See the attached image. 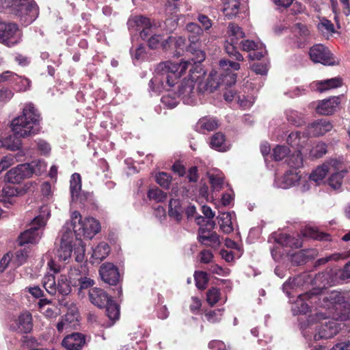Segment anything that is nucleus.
I'll use <instances>...</instances> for the list:
<instances>
[{"instance_id": "f257e3e1", "label": "nucleus", "mask_w": 350, "mask_h": 350, "mask_svg": "<svg viewBox=\"0 0 350 350\" xmlns=\"http://www.w3.org/2000/svg\"><path fill=\"white\" fill-rule=\"evenodd\" d=\"M198 65L190 60L182 61L180 63H173L166 61L159 63L156 68V76L150 81L149 86L153 92H159L163 89L173 87L178 79L189 68V78L183 80L178 90V97L187 105L195 103V79L193 70Z\"/></svg>"}, {"instance_id": "f03ea898", "label": "nucleus", "mask_w": 350, "mask_h": 350, "mask_svg": "<svg viewBox=\"0 0 350 350\" xmlns=\"http://www.w3.org/2000/svg\"><path fill=\"white\" fill-rule=\"evenodd\" d=\"M319 306L328 310V315L340 321L350 320V304L340 291L326 292L323 288L313 289L299 295L293 308L295 314H305L310 307Z\"/></svg>"}, {"instance_id": "7ed1b4c3", "label": "nucleus", "mask_w": 350, "mask_h": 350, "mask_svg": "<svg viewBox=\"0 0 350 350\" xmlns=\"http://www.w3.org/2000/svg\"><path fill=\"white\" fill-rule=\"evenodd\" d=\"M100 230V224L93 217L82 219L78 211H74L71 215V222H67L62 230L59 247L56 255L59 260L65 261L71 256L74 234L77 239L82 236L92 239Z\"/></svg>"}, {"instance_id": "20e7f679", "label": "nucleus", "mask_w": 350, "mask_h": 350, "mask_svg": "<svg viewBox=\"0 0 350 350\" xmlns=\"http://www.w3.org/2000/svg\"><path fill=\"white\" fill-rule=\"evenodd\" d=\"M40 114L34 105L31 103L25 104L22 114L12 121L11 126L14 135H10L5 139H9L10 144L19 142V150L22 143L18 137H27L38 133L40 131Z\"/></svg>"}, {"instance_id": "39448f33", "label": "nucleus", "mask_w": 350, "mask_h": 350, "mask_svg": "<svg viewBox=\"0 0 350 350\" xmlns=\"http://www.w3.org/2000/svg\"><path fill=\"white\" fill-rule=\"evenodd\" d=\"M219 66L221 71L226 72V73H221V77H219L215 71H212L209 74L206 81V88L211 92L216 90L221 83L230 85L236 82L237 75L232 71L240 69L239 63L222 59L219 61Z\"/></svg>"}, {"instance_id": "423d86ee", "label": "nucleus", "mask_w": 350, "mask_h": 350, "mask_svg": "<svg viewBox=\"0 0 350 350\" xmlns=\"http://www.w3.org/2000/svg\"><path fill=\"white\" fill-rule=\"evenodd\" d=\"M312 318V321L314 320L317 323L314 328V339L315 340L331 338L336 336L340 329V325L336 322L337 320L328 315V310H326L325 313H317Z\"/></svg>"}, {"instance_id": "0eeeda50", "label": "nucleus", "mask_w": 350, "mask_h": 350, "mask_svg": "<svg viewBox=\"0 0 350 350\" xmlns=\"http://www.w3.org/2000/svg\"><path fill=\"white\" fill-rule=\"evenodd\" d=\"M47 218L44 215L36 217L29 225V228L21 232L18 237V243L20 246L25 244H36L40 241L42 228L46 225Z\"/></svg>"}, {"instance_id": "6e6552de", "label": "nucleus", "mask_w": 350, "mask_h": 350, "mask_svg": "<svg viewBox=\"0 0 350 350\" xmlns=\"http://www.w3.org/2000/svg\"><path fill=\"white\" fill-rule=\"evenodd\" d=\"M14 10L25 24H30L38 16V7L33 0H5Z\"/></svg>"}, {"instance_id": "1a4fd4ad", "label": "nucleus", "mask_w": 350, "mask_h": 350, "mask_svg": "<svg viewBox=\"0 0 350 350\" xmlns=\"http://www.w3.org/2000/svg\"><path fill=\"white\" fill-rule=\"evenodd\" d=\"M186 29L189 33V40L191 44L189 46L187 51L195 55L190 61L194 64L201 63L205 59V53L200 49V40L204 33L203 29L198 24L189 23L186 26Z\"/></svg>"}, {"instance_id": "9d476101", "label": "nucleus", "mask_w": 350, "mask_h": 350, "mask_svg": "<svg viewBox=\"0 0 350 350\" xmlns=\"http://www.w3.org/2000/svg\"><path fill=\"white\" fill-rule=\"evenodd\" d=\"M21 39V32L15 23H6L0 21V43L12 47Z\"/></svg>"}, {"instance_id": "9b49d317", "label": "nucleus", "mask_w": 350, "mask_h": 350, "mask_svg": "<svg viewBox=\"0 0 350 350\" xmlns=\"http://www.w3.org/2000/svg\"><path fill=\"white\" fill-rule=\"evenodd\" d=\"M311 60L314 63H320L325 66H334L339 64V61L325 46L318 44L312 46L309 52Z\"/></svg>"}, {"instance_id": "f8f14e48", "label": "nucleus", "mask_w": 350, "mask_h": 350, "mask_svg": "<svg viewBox=\"0 0 350 350\" xmlns=\"http://www.w3.org/2000/svg\"><path fill=\"white\" fill-rule=\"evenodd\" d=\"M129 29L133 31H140V37L143 40L148 38L150 34L153 33L155 25H152L149 18L135 16L129 19L127 22Z\"/></svg>"}, {"instance_id": "ddd939ff", "label": "nucleus", "mask_w": 350, "mask_h": 350, "mask_svg": "<svg viewBox=\"0 0 350 350\" xmlns=\"http://www.w3.org/2000/svg\"><path fill=\"white\" fill-rule=\"evenodd\" d=\"M79 315L76 305L72 303L70 304L68 312L57 324V330L62 332L64 330L69 331L77 329L79 325Z\"/></svg>"}, {"instance_id": "4468645a", "label": "nucleus", "mask_w": 350, "mask_h": 350, "mask_svg": "<svg viewBox=\"0 0 350 350\" xmlns=\"http://www.w3.org/2000/svg\"><path fill=\"white\" fill-rule=\"evenodd\" d=\"M29 170L27 164L18 165L6 173L5 180L10 183H20L23 179L31 177V172Z\"/></svg>"}, {"instance_id": "2eb2a0df", "label": "nucleus", "mask_w": 350, "mask_h": 350, "mask_svg": "<svg viewBox=\"0 0 350 350\" xmlns=\"http://www.w3.org/2000/svg\"><path fill=\"white\" fill-rule=\"evenodd\" d=\"M11 328L21 333H29L33 328L31 313L25 311L20 314L11 325Z\"/></svg>"}, {"instance_id": "dca6fc26", "label": "nucleus", "mask_w": 350, "mask_h": 350, "mask_svg": "<svg viewBox=\"0 0 350 350\" xmlns=\"http://www.w3.org/2000/svg\"><path fill=\"white\" fill-rule=\"evenodd\" d=\"M241 49L245 51H254L252 53L249 54L250 59H260L266 54V50L262 43L254 42L250 40H245L241 42Z\"/></svg>"}, {"instance_id": "f3484780", "label": "nucleus", "mask_w": 350, "mask_h": 350, "mask_svg": "<svg viewBox=\"0 0 350 350\" xmlns=\"http://www.w3.org/2000/svg\"><path fill=\"white\" fill-rule=\"evenodd\" d=\"M102 280L110 285H116L119 280L120 273L117 267L112 263L103 264L99 269Z\"/></svg>"}, {"instance_id": "a211bd4d", "label": "nucleus", "mask_w": 350, "mask_h": 350, "mask_svg": "<svg viewBox=\"0 0 350 350\" xmlns=\"http://www.w3.org/2000/svg\"><path fill=\"white\" fill-rule=\"evenodd\" d=\"M85 342L84 335L72 333L66 336L62 340V346L67 350H80Z\"/></svg>"}, {"instance_id": "6ab92c4d", "label": "nucleus", "mask_w": 350, "mask_h": 350, "mask_svg": "<svg viewBox=\"0 0 350 350\" xmlns=\"http://www.w3.org/2000/svg\"><path fill=\"white\" fill-rule=\"evenodd\" d=\"M198 240L202 244L212 247H216L220 244L219 235L204 228H200L198 230Z\"/></svg>"}, {"instance_id": "aec40b11", "label": "nucleus", "mask_w": 350, "mask_h": 350, "mask_svg": "<svg viewBox=\"0 0 350 350\" xmlns=\"http://www.w3.org/2000/svg\"><path fill=\"white\" fill-rule=\"evenodd\" d=\"M301 178L299 172L292 170L286 172L280 179L276 180L275 184L279 188L286 189L295 185Z\"/></svg>"}, {"instance_id": "412c9836", "label": "nucleus", "mask_w": 350, "mask_h": 350, "mask_svg": "<svg viewBox=\"0 0 350 350\" xmlns=\"http://www.w3.org/2000/svg\"><path fill=\"white\" fill-rule=\"evenodd\" d=\"M340 103V97H332L328 99L321 100L317 107L318 113L327 116L332 114Z\"/></svg>"}, {"instance_id": "4be33fe9", "label": "nucleus", "mask_w": 350, "mask_h": 350, "mask_svg": "<svg viewBox=\"0 0 350 350\" xmlns=\"http://www.w3.org/2000/svg\"><path fill=\"white\" fill-rule=\"evenodd\" d=\"M186 45V39L181 37H169L165 42L162 43V48L167 50L168 48L175 49L174 53L176 56H180L184 51Z\"/></svg>"}, {"instance_id": "5701e85b", "label": "nucleus", "mask_w": 350, "mask_h": 350, "mask_svg": "<svg viewBox=\"0 0 350 350\" xmlns=\"http://www.w3.org/2000/svg\"><path fill=\"white\" fill-rule=\"evenodd\" d=\"M333 128L332 124L326 120H319L308 126V133L313 136L323 135L330 131Z\"/></svg>"}, {"instance_id": "b1692460", "label": "nucleus", "mask_w": 350, "mask_h": 350, "mask_svg": "<svg viewBox=\"0 0 350 350\" xmlns=\"http://www.w3.org/2000/svg\"><path fill=\"white\" fill-rule=\"evenodd\" d=\"M90 301L95 306L101 308L111 299L101 288H93L89 291Z\"/></svg>"}, {"instance_id": "393cba45", "label": "nucleus", "mask_w": 350, "mask_h": 350, "mask_svg": "<svg viewBox=\"0 0 350 350\" xmlns=\"http://www.w3.org/2000/svg\"><path fill=\"white\" fill-rule=\"evenodd\" d=\"M234 213H221L218 216L219 224L221 230L226 234L233 231L232 216Z\"/></svg>"}, {"instance_id": "a878e982", "label": "nucleus", "mask_w": 350, "mask_h": 350, "mask_svg": "<svg viewBox=\"0 0 350 350\" xmlns=\"http://www.w3.org/2000/svg\"><path fill=\"white\" fill-rule=\"evenodd\" d=\"M277 243L282 246L299 248L301 247V242L299 239H295L287 234L280 233L275 236Z\"/></svg>"}, {"instance_id": "bb28decb", "label": "nucleus", "mask_w": 350, "mask_h": 350, "mask_svg": "<svg viewBox=\"0 0 350 350\" xmlns=\"http://www.w3.org/2000/svg\"><path fill=\"white\" fill-rule=\"evenodd\" d=\"M303 237L319 241H329V234L319 232L317 228L306 226L301 230Z\"/></svg>"}, {"instance_id": "cd10ccee", "label": "nucleus", "mask_w": 350, "mask_h": 350, "mask_svg": "<svg viewBox=\"0 0 350 350\" xmlns=\"http://www.w3.org/2000/svg\"><path fill=\"white\" fill-rule=\"evenodd\" d=\"M331 274L335 275V278H332L330 281V283L332 284L350 280V260L345 264L342 269L339 270H331Z\"/></svg>"}, {"instance_id": "c85d7f7f", "label": "nucleus", "mask_w": 350, "mask_h": 350, "mask_svg": "<svg viewBox=\"0 0 350 350\" xmlns=\"http://www.w3.org/2000/svg\"><path fill=\"white\" fill-rule=\"evenodd\" d=\"M245 37V33L237 24L230 23L228 26L226 40L238 42L239 40Z\"/></svg>"}, {"instance_id": "c756f323", "label": "nucleus", "mask_w": 350, "mask_h": 350, "mask_svg": "<svg viewBox=\"0 0 350 350\" xmlns=\"http://www.w3.org/2000/svg\"><path fill=\"white\" fill-rule=\"evenodd\" d=\"M183 209L178 199H171L169 203L168 215L177 221L182 219Z\"/></svg>"}, {"instance_id": "7c9ffc66", "label": "nucleus", "mask_w": 350, "mask_h": 350, "mask_svg": "<svg viewBox=\"0 0 350 350\" xmlns=\"http://www.w3.org/2000/svg\"><path fill=\"white\" fill-rule=\"evenodd\" d=\"M342 85V81L340 77H334L329 79L319 81L317 82V90L322 92L332 88H336Z\"/></svg>"}, {"instance_id": "2f4dec72", "label": "nucleus", "mask_w": 350, "mask_h": 350, "mask_svg": "<svg viewBox=\"0 0 350 350\" xmlns=\"http://www.w3.org/2000/svg\"><path fill=\"white\" fill-rule=\"evenodd\" d=\"M210 145L212 148L221 152L226 151L229 148L225 137L221 133H217L212 136Z\"/></svg>"}, {"instance_id": "473e14b6", "label": "nucleus", "mask_w": 350, "mask_h": 350, "mask_svg": "<svg viewBox=\"0 0 350 350\" xmlns=\"http://www.w3.org/2000/svg\"><path fill=\"white\" fill-rule=\"evenodd\" d=\"M106 306V314L108 318L111 321L109 326L112 325L115 321L119 319L120 309L119 306L114 303L111 299L105 304Z\"/></svg>"}, {"instance_id": "72a5a7b5", "label": "nucleus", "mask_w": 350, "mask_h": 350, "mask_svg": "<svg viewBox=\"0 0 350 350\" xmlns=\"http://www.w3.org/2000/svg\"><path fill=\"white\" fill-rule=\"evenodd\" d=\"M109 253V247L105 242L100 243L94 250L92 257L97 260H103Z\"/></svg>"}, {"instance_id": "f704fd0d", "label": "nucleus", "mask_w": 350, "mask_h": 350, "mask_svg": "<svg viewBox=\"0 0 350 350\" xmlns=\"http://www.w3.org/2000/svg\"><path fill=\"white\" fill-rule=\"evenodd\" d=\"M197 126L202 132L211 131L218 126L217 121L213 118L204 117L199 120Z\"/></svg>"}, {"instance_id": "c9c22d12", "label": "nucleus", "mask_w": 350, "mask_h": 350, "mask_svg": "<svg viewBox=\"0 0 350 350\" xmlns=\"http://www.w3.org/2000/svg\"><path fill=\"white\" fill-rule=\"evenodd\" d=\"M70 193L72 199L77 198L81 189V180L79 174L75 173L70 179Z\"/></svg>"}, {"instance_id": "e433bc0d", "label": "nucleus", "mask_w": 350, "mask_h": 350, "mask_svg": "<svg viewBox=\"0 0 350 350\" xmlns=\"http://www.w3.org/2000/svg\"><path fill=\"white\" fill-rule=\"evenodd\" d=\"M71 292V286L66 275H61L58 279V283L56 287V294L58 293L62 296L68 295Z\"/></svg>"}, {"instance_id": "4c0bfd02", "label": "nucleus", "mask_w": 350, "mask_h": 350, "mask_svg": "<svg viewBox=\"0 0 350 350\" xmlns=\"http://www.w3.org/2000/svg\"><path fill=\"white\" fill-rule=\"evenodd\" d=\"M43 286L45 290L51 295H56L57 284L55 276L52 274L46 275L42 280Z\"/></svg>"}, {"instance_id": "58836bf2", "label": "nucleus", "mask_w": 350, "mask_h": 350, "mask_svg": "<svg viewBox=\"0 0 350 350\" xmlns=\"http://www.w3.org/2000/svg\"><path fill=\"white\" fill-rule=\"evenodd\" d=\"M81 270L80 271L84 276H81L79 278V290L81 291L83 289L88 288L94 285V280L85 276L88 274V268L86 265H81Z\"/></svg>"}, {"instance_id": "ea45409f", "label": "nucleus", "mask_w": 350, "mask_h": 350, "mask_svg": "<svg viewBox=\"0 0 350 350\" xmlns=\"http://www.w3.org/2000/svg\"><path fill=\"white\" fill-rule=\"evenodd\" d=\"M237 44V42H232L226 40L225 44V51L230 57L234 58L237 61H243V55L237 49L235 46Z\"/></svg>"}, {"instance_id": "a19ab883", "label": "nucleus", "mask_w": 350, "mask_h": 350, "mask_svg": "<svg viewBox=\"0 0 350 350\" xmlns=\"http://www.w3.org/2000/svg\"><path fill=\"white\" fill-rule=\"evenodd\" d=\"M328 172V167L326 165H323L318 167L310 175V180L315 183L321 181L327 175Z\"/></svg>"}, {"instance_id": "79ce46f5", "label": "nucleus", "mask_w": 350, "mask_h": 350, "mask_svg": "<svg viewBox=\"0 0 350 350\" xmlns=\"http://www.w3.org/2000/svg\"><path fill=\"white\" fill-rule=\"evenodd\" d=\"M27 164L29 165V171L31 172V176L33 174L39 176L46 170V165L42 161H33Z\"/></svg>"}, {"instance_id": "37998d69", "label": "nucleus", "mask_w": 350, "mask_h": 350, "mask_svg": "<svg viewBox=\"0 0 350 350\" xmlns=\"http://www.w3.org/2000/svg\"><path fill=\"white\" fill-rule=\"evenodd\" d=\"M208 177L213 191H219L224 184L223 175L220 173L210 174Z\"/></svg>"}, {"instance_id": "c03bdc74", "label": "nucleus", "mask_w": 350, "mask_h": 350, "mask_svg": "<svg viewBox=\"0 0 350 350\" xmlns=\"http://www.w3.org/2000/svg\"><path fill=\"white\" fill-rule=\"evenodd\" d=\"M346 172L341 171L332 174L328 179V184L334 189H339L342 183V179Z\"/></svg>"}, {"instance_id": "a18cd8bd", "label": "nucleus", "mask_w": 350, "mask_h": 350, "mask_svg": "<svg viewBox=\"0 0 350 350\" xmlns=\"http://www.w3.org/2000/svg\"><path fill=\"white\" fill-rule=\"evenodd\" d=\"M153 31L154 33L152 35L150 34V37L148 36V38L146 39L148 40L149 47L152 49H157L159 46H162V43L166 40L163 39L161 34L156 33L155 29Z\"/></svg>"}, {"instance_id": "49530a36", "label": "nucleus", "mask_w": 350, "mask_h": 350, "mask_svg": "<svg viewBox=\"0 0 350 350\" xmlns=\"http://www.w3.org/2000/svg\"><path fill=\"white\" fill-rule=\"evenodd\" d=\"M288 165L295 169L302 166L303 158L301 150H297L296 153H294L289 157L288 159Z\"/></svg>"}, {"instance_id": "de8ad7c7", "label": "nucleus", "mask_w": 350, "mask_h": 350, "mask_svg": "<svg viewBox=\"0 0 350 350\" xmlns=\"http://www.w3.org/2000/svg\"><path fill=\"white\" fill-rule=\"evenodd\" d=\"M148 196L150 200H152L157 202H161L167 199V193L158 188L150 189L148 193Z\"/></svg>"}, {"instance_id": "09e8293b", "label": "nucleus", "mask_w": 350, "mask_h": 350, "mask_svg": "<svg viewBox=\"0 0 350 350\" xmlns=\"http://www.w3.org/2000/svg\"><path fill=\"white\" fill-rule=\"evenodd\" d=\"M327 152V145L323 142H319L310 150V154L314 158L322 157Z\"/></svg>"}, {"instance_id": "8fccbe9b", "label": "nucleus", "mask_w": 350, "mask_h": 350, "mask_svg": "<svg viewBox=\"0 0 350 350\" xmlns=\"http://www.w3.org/2000/svg\"><path fill=\"white\" fill-rule=\"evenodd\" d=\"M161 103L170 109L174 108L179 103L178 99L174 93H168L162 96Z\"/></svg>"}, {"instance_id": "3c124183", "label": "nucleus", "mask_w": 350, "mask_h": 350, "mask_svg": "<svg viewBox=\"0 0 350 350\" xmlns=\"http://www.w3.org/2000/svg\"><path fill=\"white\" fill-rule=\"evenodd\" d=\"M196 285L199 289H204L208 282L207 274L203 271L196 272L194 274Z\"/></svg>"}, {"instance_id": "603ef678", "label": "nucleus", "mask_w": 350, "mask_h": 350, "mask_svg": "<svg viewBox=\"0 0 350 350\" xmlns=\"http://www.w3.org/2000/svg\"><path fill=\"white\" fill-rule=\"evenodd\" d=\"M156 181L163 188L168 189L172 181V177L166 172H160L156 176Z\"/></svg>"}, {"instance_id": "864d4df0", "label": "nucleus", "mask_w": 350, "mask_h": 350, "mask_svg": "<svg viewBox=\"0 0 350 350\" xmlns=\"http://www.w3.org/2000/svg\"><path fill=\"white\" fill-rule=\"evenodd\" d=\"M289 149L285 146H277L273 150V157L275 161H281L289 153Z\"/></svg>"}, {"instance_id": "5fc2aeb1", "label": "nucleus", "mask_w": 350, "mask_h": 350, "mask_svg": "<svg viewBox=\"0 0 350 350\" xmlns=\"http://www.w3.org/2000/svg\"><path fill=\"white\" fill-rule=\"evenodd\" d=\"M286 116L288 122L297 126H301L304 122L301 114L296 111H289Z\"/></svg>"}, {"instance_id": "6e6d98bb", "label": "nucleus", "mask_w": 350, "mask_h": 350, "mask_svg": "<svg viewBox=\"0 0 350 350\" xmlns=\"http://www.w3.org/2000/svg\"><path fill=\"white\" fill-rule=\"evenodd\" d=\"M219 297L220 292L216 288H211L206 293V301L211 306H214L219 301Z\"/></svg>"}, {"instance_id": "4d7b16f0", "label": "nucleus", "mask_w": 350, "mask_h": 350, "mask_svg": "<svg viewBox=\"0 0 350 350\" xmlns=\"http://www.w3.org/2000/svg\"><path fill=\"white\" fill-rule=\"evenodd\" d=\"M304 142L305 138L301 137L299 132L290 133L287 138V142L291 146H302L301 144Z\"/></svg>"}, {"instance_id": "13d9d810", "label": "nucleus", "mask_w": 350, "mask_h": 350, "mask_svg": "<svg viewBox=\"0 0 350 350\" xmlns=\"http://www.w3.org/2000/svg\"><path fill=\"white\" fill-rule=\"evenodd\" d=\"M224 309H218L215 310H211L205 313V317L207 321L211 323H216L219 321L223 314Z\"/></svg>"}, {"instance_id": "bf43d9fd", "label": "nucleus", "mask_w": 350, "mask_h": 350, "mask_svg": "<svg viewBox=\"0 0 350 350\" xmlns=\"http://www.w3.org/2000/svg\"><path fill=\"white\" fill-rule=\"evenodd\" d=\"M14 162L15 157L13 154H10L5 156L0 161V174L12 165Z\"/></svg>"}, {"instance_id": "052dcab7", "label": "nucleus", "mask_w": 350, "mask_h": 350, "mask_svg": "<svg viewBox=\"0 0 350 350\" xmlns=\"http://www.w3.org/2000/svg\"><path fill=\"white\" fill-rule=\"evenodd\" d=\"M29 256V251L27 249L18 250L15 254L16 261L18 265H21L25 262Z\"/></svg>"}, {"instance_id": "680f3d73", "label": "nucleus", "mask_w": 350, "mask_h": 350, "mask_svg": "<svg viewBox=\"0 0 350 350\" xmlns=\"http://www.w3.org/2000/svg\"><path fill=\"white\" fill-rule=\"evenodd\" d=\"M199 23L202 25L203 30L208 31L212 27L211 20L206 15L199 14L198 16Z\"/></svg>"}, {"instance_id": "e2e57ef3", "label": "nucleus", "mask_w": 350, "mask_h": 350, "mask_svg": "<svg viewBox=\"0 0 350 350\" xmlns=\"http://www.w3.org/2000/svg\"><path fill=\"white\" fill-rule=\"evenodd\" d=\"M14 96L12 91L8 88L0 89V101L7 102L10 100Z\"/></svg>"}, {"instance_id": "0e129e2a", "label": "nucleus", "mask_w": 350, "mask_h": 350, "mask_svg": "<svg viewBox=\"0 0 350 350\" xmlns=\"http://www.w3.org/2000/svg\"><path fill=\"white\" fill-rule=\"evenodd\" d=\"M19 142H16L15 144L9 143V139H0V148L4 147L8 150L14 151L18 149Z\"/></svg>"}, {"instance_id": "69168bd1", "label": "nucleus", "mask_w": 350, "mask_h": 350, "mask_svg": "<svg viewBox=\"0 0 350 350\" xmlns=\"http://www.w3.org/2000/svg\"><path fill=\"white\" fill-rule=\"evenodd\" d=\"M200 262L203 263H209L213 258V255L210 250H203L200 252Z\"/></svg>"}, {"instance_id": "338daca9", "label": "nucleus", "mask_w": 350, "mask_h": 350, "mask_svg": "<svg viewBox=\"0 0 350 350\" xmlns=\"http://www.w3.org/2000/svg\"><path fill=\"white\" fill-rule=\"evenodd\" d=\"M208 347L212 350H226V346L221 340H213L209 342Z\"/></svg>"}, {"instance_id": "774afa93", "label": "nucleus", "mask_w": 350, "mask_h": 350, "mask_svg": "<svg viewBox=\"0 0 350 350\" xmlns=\"http://www.w3.org/2000/svg\"><path fill=\"white\" fill-rule=\"evenodd\" d=\"M331 350H350V342H342L335 345Z\"/></svg>"}]
</instances>
